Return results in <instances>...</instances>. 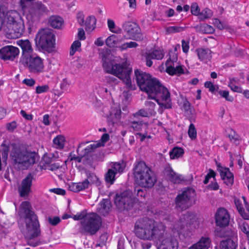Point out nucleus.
Returning a JSON list of instances; mask_svg holds the SVG:
<instances>
[{"label":"nucleus","instance_id":"1","mask_svg":"<svg viewBox=\"0 0 249 249\" xmlns=\"http://www.w3.org/2000/svg\"><path fill=\"white\" fill-rule=\"evenodd\" d=\"M166 226L161 222H157L147 217L139 218L135 223L134 232L137 237L144 240L155 239L161 242L160 249H178L177 240L170 236L163 238Z\"/></svg>","mask_w":249,"mask_h":249},{"label":"nucleus","instance_id":"2","mask_svg":"<svg viewBox=\"0 0 249 249\" xmlns=\"http://www.w3.org/2000/svg\"><path fill=\"white\" fill-rule=\"evenodd\" d=\"M136 82L140 89L148 94L149 99L155 100L160 106L159 112L162 113L163 109L172 108L170 92L156 78L142 71H135Z\"/></svg>","mask_w":249,"mask_h":249},{"label":"nucleus","instance_id":"3","mask_svg":"<svg viewBox=\"0 0 249 249\" xmlns=\"http://www.w3.org/2000/svg\"><path fill=\"white\" fill-rule=\"evenodd\" d=\"M20 209L25 224V228L23 232L26 237L30 239L29 244L36 247L38 244L37 242H32V239L39 236L40 234L38 217L32 210V206L28 201L22 202Z\"/></svg>","mask_w":249,"mask_h":249},{"label":"nucleus","instance_id":"4","mask_svg":"<svg viewBox=\"0 0 249 249\" xmlns=\"http://www.w3.org/2000/svg\"><path fill=\"white\" fill-rule=\"evenodd\" d=\"M103 67L105 71L122 80L127 88L131 90L136 89V86L131 82L130 74L132 71L128 68L125 63H117L114 60H103Z\"/></svg>","mask_w":249,"mask_h":249},{"label":"nucleus","instance_id":"5","mask_svg":"<svg viewBox=\"0 0 249 249\" xmlns=\"http://www.w3.org/2000/svg\"><path fill=\"white\" fill-rule=\"evenodd\" d=\"M134 175L136 182L143 188H152L157 181L155 173L143 161L135 166Z\"/></svg>","mask_w":249,"mask_h":249},{"label":"nucleus","instance_id":"6","mask_svg":"<svg viewBox=\"0 0 249 249\" xmlns=\"http://www.w3.org/2000/svg\"><path fill=\"white\" fill-rule=\"evenodd\" d=\"M55 41V36L49 29L39 30L35 38L36 46L46 51L52 50L54 47Z\"/></svg>","mask_w":249,"mask_h":249},{"label":"nucleus","instance_id":"7","mask_svg":"<svg viewBox=\"0 0 249 249\" xmlns=\"http://www.w3.org/2000/svg\"><path fill=\"white\" fill-rule=\"evenodd\" d=\"M43 59L34 54L31 56H25L20 59L19 62L28 71L34 75H39L44 71L45 66Z\"/></svg>","mask_w":249,"mask_h":249},{"label":"nucleus","instance_id":"8","mask_svg":"<svg viewBox=\"0 0 249 249\" xmlns=\"http://www.w3.org/2000/svg\"><path fill=\"white\" fill-rule=\"evenodd\" d=\"M196 194L195 190L188 188L179 193L175 198L176 207L178 210L184 211L193 204Z\"/></svg>","mask_w":249,"mask_h":249},{"label":"nucleus","instance_id":"9","mask_svg":"<svg viewBox=\"0 0 249 249\" xmlns=\"http://www.w3.org/2000/svg\"><path fill=\"white\" fill-rule=\"evenodd\" d=\"M82 230L90 235L95 234L102 225L101 218L96 213H88L86 218L81 222Z\"/></svg>","mask_w":249,"mask_h":249},{"label":"nucleus","instance_id":"10","mask_svg":"<svg viewBox=\"0 0 249 249\" xmlns=\"http://www.w3.org/2000/svg\"><path fill=\"white\" fill-rule=\"evenodd\" d=\"M114 203L121 210L130 209L134 204L132 192L126 190L120 194H117L114 198Z\"/></svg>","mask_w":249,"mask_h":249},{"label":"nucleus","instance_id":"11","mask_svg":"<svg viewBox=\"0 0 249 249\" xmlns=\"http://www.w3.org/2000/svg\"><path fill=\"white\" fill-rule=\"evenodd\" d=\"M122 29L128 36L126 39L136 41H142L143 39V36L141 33L139 25L136 22L126 21L122 24Z\"/></svg>","mask_w":249,"mask_h":249},{"label":"nucleus","instance_id":"12","mask_svg":"<svg viewBox=\"0 0 249 249\" xmlns=\"http://www.w3.org/2000/svg\"><path fill=\"white\" fill-rule=\"evenodd\" d=\"M169 55V58L165 63L166 72L170 75H180L184 73V70L182 66L178 65L175 66L174 63L178 60L177 53L173 52H170Z\"/></svg>","mask_w":249,"mask_h":249},{"label":"nucleus","instance_id":"13","mask_svg":"<svg viewBox=\"0 0 249 249\" xmlns=\"http://www.w3.org/2000/svg\"><path fill=\"white\" fill-rule=\"evenodd\" d=\"M215 224L220 228L228 226L230 223V215L228 211L224 208H219L215 214Z\"/></svg>","mask_w":249,"mask_h":249},{"label":"nucleus","instance_id":"14","mask_svg":"<svg viewBox=\"0 0 249 249\" xmlns=\"http://www.w3.org/2000/svg\"><path fill=\"white\" fill-rule=\"evenodd\" d=\"M34 175L32 173H29L22 180L20 186L18 188V192L21 197L27 196L31 191L32 181Z\"/></svg>","mask_w":249,"mask_h":249},{"label":"nucleus","instance_id":"15","mask_svg":"<svg viewBox=\"0 0 249 249\" xmlns=\"http://www.w3.org/2000/svg\"><path fill=\"white\" fill-rule=\"evenodd\" d=\"M18 54V49L11 45L3 47L0 49V58L4 61L13 60Z\"/></svg>","mask_w":249,"mask_h":249},{"label":"nucleus","instance_id":"16","mask_svg":"<svg viewBox=\"0 0 249 249\" xmlns=\"http://www.w3.org/2000/svg\"><path fill=\"white\" fill-rule=\"evenodd\" d=\"M193 215L189 212H187L174 225L173 229L176 231L178 234L182 232L185 228L192 223V220Z\"/></svg>","mask_w":249,"mask_h":249},{"label":"nucleus","instance_id":"17","mask_svg":"<svg viewBox=\"0 0 249 249\" xmlns=\"http://www.w3.org/2000/svg\"><path fill=\"white\" fill-rule=\"evenodd\" d=\"M8 27L11 38L20 37L24 32V25L21 19L10 25Z\"/></svg>","mask_w":249,"mask_h":249},{"label":"nucleus","instance_id":"18","mask_svg":"<svg viewBox=\"0 0 249 249\" xmlns=\"http://www.w3.org/2000/svg\"><path fill=\"white\" fill-rule=\"evenodd\" d=\"M87 142H81L79 144L76 151L77 154L82 156L85 157L89 155L90 153L95 151V149L100 147V142H94L88 145L87 147L83 148Z\"/></svg>","mask_w":249,"mask_h":249},{"label":"nucleus","instance_id":"19","mask_svg":"<svg viewBox=\"0 0 249 249\" xmlns=\"http://www.w3.org/2000/svg\"><path fill=\"white\" fill-rule=\"evenodd\" d=\"M218 171L220 173L221 178L224 183L228 186H231L233 183V175L230 172L228 168L223 167L220 165H217Z\"/></svg>","mask_w":249,"mask_h":249},{"label":"nucleus","instance_id":"20","mask_svg":"<svg viewBox=\"0 0 249 249\" xmlns=\"http://www.w3.org/2000/svg\"><path fill=\"white\" fill-rule=\"evenodd\" d=\"M242 198L244 200L245 208L243 207L242 204L239 200H235V204L239 213L243 218L249 220V204L245 196H242Z\"/></svg>","mask_w":249,"mask_h":249},{"label":"nucleus","instance_id":"21","mask_svg":"<svg viewBox=\"0 0 249 249\" xmlns=\"http://www.w3.org/2000/svg\"><path fill=\"white\" fill-rule=\"evenodd\" d=\"M164 171L168 178L174 183H180L185 180L181 175L175 172L170 166H166Z\"/></svg>","mask_w":249,"mask_h":249},{"label":"nucleus","instance_id":"22","mask_svg":"<svg viewBox=\"0 0 249 249\" xmlns=\"http://www.w3.org/2000/svg\"><path fill=\"white\" fill-rule=\"evenodd\" d=\"M18 44L22 50V55L20 58H23L25 56H31L33 54L32 53L33 49L31 43L29 40H19L18 42Z\"/></svg>","mask_w":249,"mask_h":249},{"label":"nucleus","instance_id":"23","mask_svg":"<svg viewBox=\"0 0 249 249\" xmlns=\"http://www.w3.org/2000/svg\"><path fill=\"white\" fill-rule=\"evenodd\" d=\"M196 52L199 60L203 63H207L212 58V52L209 49L199 48L196 50Z\"/></svg>","mask_w":249,"mask_h":249},{"label":"nucleus","instance_id":"24","mask_svg":"<svg viewBox=\"0 0 249 249\" xmlns=\"http://www.w3.org/2000/svg\"><path fill=\"white\" fill-rule=\"evenodd\" d=\"M21 19L20 15L16 10H10L6 12L4 21L6 20L8 26Z\"/></svg>","mask_w":249,"mask_h":249},{"label":"nucleus","instance_id":"25","mask_svg":"<svg viewBox=\"0 0 249 249\" xmlns=\"http://www.w3.org/2000/svg\"><path fill=\"white\" fill-rule=\"evenodd\" d=\"M121 117V110L120 109H113L107 117V120L109 126H113L114 124L119 122Z\"/></svg>","mask_w":249,"mask_h":249},{"label":"nucleus","instance_id":"26","mask_svg":"<svg viewBox=\"0 0 249 249\" xmlns=\"http://www.w3.org/2000/svg\"><path fill=\"white\" fill-rule=\"evenodd\" d=\"M210 244L211 240L209 237H202L199 241L191 246L189 249H208Z\"/></svg>","mask_w":249,"mask_h":249},{"label":"nucleus","instance_id":"27","mask_svg":"<svg viewBox=\"0 0 249 249\" xmlns=\"http://www.w3.org/2000/svg\"><path fill=\"white\" fill-rule=\"evenodd\" d=\"M89 188L88 181L84 180L77 183L71 182L69 184V189L75 193L79 192Z\"/></svg>","mask_w":249,"mask_h":249},{"label":"nucleus","instance_id":"28","mask_svg":"<svg viewBox=\"0 0 249 249\" xmlns=\"http://www.w3.org/2000/svg\"><path fill=\"white\" fill-rule=\"evenodd\" d=\"M237 242L236 240L231 238H228L222 240L220 243V249H236L237 247Z\"/></svg>","mask_w":249,"mask_h":249},{"label":"nucleus","instance_id":"29","mask_svg":"<svg viewBox=\"0 0 249 249\" xmlns=\"http://www.w3.org/2000/svg\"><path fill=\"white\" fill-rule=\"evenodd\" d=\"M215 234L216 236L219 237L234 238V237L237 236L236 232L231 230L226 231L224 229H216L215 230Z\"/></svg>","mask_w":249,"mask_h":249},{"label":"nucleus","instance_id":"30","mask_svg":"<svg viewBox=\"0 0 249 249\" xmlns=\"http://www.w3.org/2000/svg\"><path fill=\"white\" fill-rule=\"evenodd\" d=\"M110 207V201L108 199H104L100 203L98 212L101 214L105 215L109 212Z\"/></svg>","mask_w":249,"mask_h":249},{"label":"nucleus","instance_id":"31","mask_svg":"<svg viewBox=\"0 0 249 249\" xmlns=\"http://www.w3.org/2000/svg\"><path fill=\"white\" fill-rule=\"evenodd\" d=\"M49 22L53 28L60 29L63 24V20L60 17L53 16L49 18Z\"/></svg>","mask_w":249,"mask_h":249},{"label":"nucleus","instance_id":"32","mask_svg":"<svg viewBox=\"0 0 249 249\" xmlns=\"http://www.w3.org/2000/svg\"><path fill=\"white\" fill-rule=\"evenodd\" d=\"M122 40V39H118L116 35H112L106 39V44L110 48L117 47L118 44L120 43Z\"/></svg>","mask_w":249,"mask_h":249},{"label":"nucleus","instance_id":"33","mask_svg":"<svg viewBox=\"0 0 249 249\" xmlns=\"http://www.w3.org/2000/svg\"><path fill=\"white\" fill-rule=\"evenodd\" d=\"M184 154L183 148L178 147H174L169 152L170 159H176L181 157Z\"/></svg>","mask_w":249,"mask_h":249},{"label":"nucleus","instance_id":"34","mask_svg":"<svg viewBox=\"0 0 249 249\" xmlns=\"http://www.w3.org/2000/svg\"><path fill=\"white\" fill-rule=\"evenodd\" d=\"M58 158V155L57 153H46L43 156V160L44 163L46 165H49L53 162L54 161Z\"/></svg>","mask_w":249,"mask_h":249},{"label":"nucleus","instance_id":"35","mask_svg":"<svg viewBox=\"0 0 249 249\" xmlns=\"http://www.w3.org/2000/svg\"><path fill=\"white\" fill-rule=\"evenodd\" d=\"M86 173L87 178L84 180H87L88 181L89 186V184L94 183L96 184L97 185L100 184V183L99 181V179L94 173H91L89 171H87Z\"/></svg>","mask_w":249,"mask_h":249},{"label":"nucleus","instance_id":"36","mask_svg":"<svg viewBox=\"0 0 249 249\" xmlns=\"http://www.w3.org/2000/svg\"><path fill=\"white\" fill-rule=\"evenodd\" d=\"M65 138L62 135H58L53 140V143L57 149H62L64 147Z\"/></svg>","mask_w":249,"mask_h":249},{"label":"nucleus","instance_id":"37","mask_svg":"<svg viewBox=\"0 0 249 249\" xmlns=\"http://www.w3.org/2000/svg\"><path fill=\"white\" fill-rule=\"evenodd\" d=\"M96 19L94 16L89 17L85 23L87 30H92L95 27Z\"/></svg>","mask_w":249,"mask_h":249},{"label":"nucleus","instance_id":"38","mask_svg":"<svg viewBox=\"0 0 249 249\" xmlns=\"http://www.w3.org/2000/svg\"><path fill=\"white\" fill-rule=\"evenodd\" d=\"M107 26L109 30L115 34H120L122 32V29L119 27H116L115 22L113 20L108 19L107 21Z\"/></svg>","mask_w":249,"mask_h":249},{"label":"nucleus","instance_id":"39","mask_svg":"<svg viewBox=\"0 0 249 249\" xmlns=\"http://www.w3.org/2000/svg\"><path fill=\"white\" fill-rule=\"evenodd\" d=\"M113 170V169H109L105 176L106 182L109 184H112L115 180L116 174Z\"/></svg>","mask_w":249,"mask_h":249},{"label":"nucleus","instance_id":"40","mask_svg":"<svg viewBox=\"0 0 249 249\" xmlns=\"http://www.w3.org/2000/svg\"><path fill=\"white\" fill-rule=\"evenodd\" d=\"M213 16V12L211 10L206 8L200 12L198 17L201 20H203L211 18Z\"/></svg>","mask_w":249,"mask_h":249},{"label":"nucleus","instance_id":"41","mask_svg":"<svg viewBox=\"0 0 249 249\" xmlns=\"http://www.w3.org/2000/svg\"><path fill=\"white\" fill-rule=\"evenodd\" d=\"M153 59L160 60L164 57V53L162 50H154L151 52L148 53Z\"/></svg>","mask_w":249,"mask_h":249},{"label":"nucleus","instance_id":"42","mask_svg":"<svg viewBox=\"0 0 249 249\" xmlns=\"http://www.w3.org/2000/svg\"><path fill=\"white\" fill-rule=\"evenodd\" d=\"M124 169V166L123 164L120 162H114L111 165L110 169H113V171L117 174V173H122Z\"/></svg>","mask_w":249,"mask_h":249},{"label":"nucleus","instance_id":"43","mask_svg":"<svg viewBox=\"0 0 249 249\" xmlns=\"http://www.w3.org/2000/svg\"><path fill=\"white\" fill-rule=\"evenodd\" d=\"M186 28L181 26H170L166 29V32L168 34L180 33L183 31Z\"/></svg>","mask_w":249,"mask_h":249},{"label":"nucleus","instance_id":"44","mask_svg":"<svg viewBox=\"0 0 249 249\" xmlns=\"http://www.w3.org/2000/svg\"><path fill=\"white\" fill-rule=\"evenodd\" d=\"M7 10V6L2 3H0V31L1 29L3 24L4 23V18Z\"/></svg>","mask_w":249,"mask_h":249},{"label":"nucleus","instance_id":"45","mask_svg":"<svg viewBox=\"0 0 249 249\" xmlns=\"http://www.w3.org/2000/svg\"><path fill=\"white\" fill-rule=\"evenodd\" d=\"M188 134L189 137L191 139V140H194L196 138L197 136V132L195 128V125L191 123L189 126L188 130Z\"/></svg>","mask_w":249,"mask_h":249},{"label":"nucleus","instance_id":"46","mask_svg":"<svg viewBox=\"0 0 249 249\" xmlns=\"http://www.w3.org/2000/svg\"><path fill=\"white\" fill-rule=\"evenodd\" d=\"M81 45V43L79 40L74 41L71 47V50L70 52V55L72 56L74 55L76 51L80 49Z\"/></svg>","mask_w":249,"mask_h":249},{"label":"nucleus","instance_id":"47","mask_svg":"<svg viewBox=\"0 0 249 249\" xmlns=\"http://www.w3.org/2000/svg\"><path fill=\"white\" fill-rule=\"evenodd\" d=\"M238 227L244 233H248V232L249 231V225L248 223L244 220H240L238 222Z\"/></svg>","mask_w":249,"mask_h":249},{"label":"nucleus","instance_id":"48","mask_svg":"<svg viewBox=\"0 0 249 249\" xmlns=\"http://www.w3.org/2000/svg\"><path fill=\"white\" fill-rule=\"evenodd\" d=\"M218 94L222 97L224 98L227 101L232 102L233 98L229 95V92L228 90H220L218 91Z\"/></svg>","mask_w":249,"mask_h":249},{"label":"nucleus","instance_id":"49","mask_svg":"<svg viewBox=\"0 0 249 249\" xmlns=\"http://www.w3.org/2000/svg\"><path fill=\"white\" fill-rule=\"evenodd\" d=\"M49 89L50 88L48 85L38 86L36 88V93L38 94H41L48 92Z\"/></svg>","mask_w":249,"mask_h":249},{"label":"nucleus","instance_id":"50","mask_svg":"<svg viewBox=\"0 0 249 249\" xmlns=\"http://www.w3.org/2000/svg\"><path fill=\"white\" fill-rule=\"evenodd\" d=\"M191 12L192 15L198 16L200 14V8L197 3L194 2L191 6Z\"/></svg>","mask_w":249,"mask_h":249},{"label":"nucleus","instance_id":"51","mask_svg":"<svg viewBox=\"0 0 249 249\" xmlns=\"http://www.w3.org/2000/svg\"><path fill=\"white\" fill-rule=\"evenodd\" d=\"M88 213H87V211L84 210L81 212L80 213H77L76 214L72 216V218L74 220H79L86 218Z\"/></svg>","mask_w":249,"mask_h":249},{"label":"nucleus","instance_id":"52","mask_svg":"<svg viewBox=\"0 0 249 249\" xmlns=\"http://www.w3.org/2000/svg\"><path fill=\"white\" fill-rule=\"evenodd\" d=\"M142 121H133L131 123V127L135 131H140L142 129Z\"/></svg>","mask_w":249,"mask_h":249},{"label":"nucleus","instance_id":"53","mask_svg":"<svg viewBox=\"0 0 249 249\" xmlns=\"http://www.w3.org/2000/svg\"><path fill=\"white\" fill-rule=\"evenodd\" d=\"M181 104V108L185 112H187L190 109L191 104L186 98L182 99Z\"/></svg>","mask_w":249,"mask_h":249},{"label":"nucleus","instance_id":"54","mask_svg":"<svg viewBox=\"0 0 249 249\" xmlns=\"http://www.w3.org/2000/svg\"><path fill=\"white\" fill-rule=\"evenodd\" d=\"M201 29L206 34H212L214 31V28L212 26L207 24H204L201 27Z\"/></svg>","mask_w":249,"mask_h":249},{"label":"nucleus","instance_id":"55","mask_svg":"<svg viewBox=\"0 0 249 249\" xmlns=\"http://www.w3.org/2000/svg\"><path fill=\"white\" fill-rule=\"evenodd\" d=\"M228 87L230 88L234 92L237 93H242V89L241 87L232 84V82H229Z\"/></svg>","mask_w":249,"mask_h":249},{"label":"nucleus","instance_id":"56","mask_svg":"<svg viewBox=\"0 0 249 249\" xmlns=\"http://www.w3.org/2000/svg\"><path fill=\"white\" fill-rule=\"evenodd\" d=\"M181 46L183 52L185 53H188L190 48L189 41L188 40L182 39L181 40Z\"/></svg>","mask_w":249,"mask_h":249},{"label":"nucleus","instance_id":"57","mask_svg":"<svg viewBox=\"0 0 249 249\" xmlns=\"http://www.w3.org/2000/svg\"><path fill=\"white\" fill-rule=\"evenodd\" d=\"M134 192L139 197L144 198L146 195L145 191H144L142 189L138 187L135 188Z\"/></svg>","mask_w":249,"mask_h":249},{"label":"nucleus","instance_id":"58","mask_svg":"<svg viewBox=\"0 0 249 249\" xmlns=\"http://www.w3.org/2000/svg\"><path fill=\"white\" fill-rule=\"evenodd\" d=\"M60 218L58 216L48 217V222L52 226H56L60 222Z\"/></svg>","mask_w":249,"mask_h":249},{"label":"nucleus","instance_id":"59","mask_svg":"<svg viewBox=\"0 0 249 249\" xmlns=\"http://www.w3.org/2000/svg\"><path fill=\"white\" fill-rule=\"evenodd\" d=\"M109 139V136L107 133H104L101 137V140L99 141L95 142H100L101 145L104 146L105 143L108 141Z\"/></svg>","mask_w":249,"mask_h":249},{"label":"nucleus","instance_id":"60","mask_svg":"<svg viewBox=\"0 0 249 249\" xmlns=\"http://www.w3.org/2000/svg\"><path fill=\"white\" fill-rule=\"evenodd\" d=\"M22 83L28 87H33L36 84V81L32 78H25L22 81Z\"/></svg>","mask_w":249,"mask_h":249},{"label":"nucleus","instance_id":"61","mask_svg":"<svg viewBox=\"0 0 249 249\" xmlns=\"http://www.w3.org/2000/svg\"><path fill=\"white\" fill-rule=\"evenodd\" d=\"M49 192L53 193L57 195L64 196L66 194V191L61 188H52L49 190Z\"/></svg>","mask_w":249,"mask_h":249},{"label":"nucleus","instance_id":"62","mask_svg":"<svg viewBox=\"0 0 249 249\" xmlns=\"http://www.w3.org/2000/svg\"><path fill=\"white\" fill-rule=\"evenodd\" d=\"M205 88L209 89L210 92H213L215 90L214 85L210 81H206L204 84Z\"/></svg>","mask_w":249,"mask_h":249},{"label":"nucleus","instance_id":"63","mask_svg":"<svg viewBox=\"0 0 249 249\" xmlns=\"http://www.w3.org/2000/svg\"><path fill=\"white\" fill-rule=\"evenodd\" d=\"M145 105L148 108V109L150 111V112L153 111L156 107L155 103L151 101H146L145 102Z\"/></svg>","mask_w":249,"mask_h":249},{"label":"nucleus","instance_id":"64","mask_svg":"<svg viewBox=\"0 0 249 249\" xmlns=\"http://www.w3.org/2000/svg\"><path fill=\"white\" fill-rule=\"evenodd\" d=\"M77 37L80 40H83L86 39L85 33L83 29L79 28L78 29Z\"/></svg>","mask_w":249,"mask_h":249}]
</instances>
